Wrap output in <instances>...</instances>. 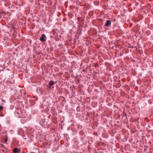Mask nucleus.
<instances>
[{
	"instance_id": "5",
	"label": "nucleus",
	"mask_w": 153,
	"mask_h": 153,
	"mask_svg": "<svg viewBox=\"0 0 153 153\" xmlns=\"http://www.w3.org/2000/svg\"><path fill=\"white\" fill-rule=\"evenodd\" d=\"M3 107L1 106H0V110L2 109Z\"/></svg>"
},
{
	"instance_id": "3",
	"label": "nucleus",
	"mask_w": 153,
	"mask_h": 153,
	"mask_svg": "<svg viewBox=\"0 0 153 153\" xmlns=\"http://www.w3.org/2000/svg\"><path fill=\"white\" fill-rule=\"evenodd\" d=\"M111 24V22L110 20H107L105 25L106 26H109Z\"/></svg>"
},
{
	"instance_id": "2",
	"label": "nucleus",
	"mask_w": 153,
	"mask_h": 153,
	"mask_svg": "<svg viewBox=\"0 0 153 153\" xmlns=\"http://www.w3.org/2000/svg\"><path fill=\"white\" fill-rule=\"evenodd\" d=\"M13 153H19L20 150L19 149L16 148H15L13 150Z\"/></svg>"
},
{
	"instance_id": "4",
	"label": "nucleus",
	"mask_w": 153,
	"mask_h": 153,
	"mask_svg": "<svg viewBox=\"0 0 153 153\" xmlns=\"http://www.w3.org/2000/svg\"><path fill=\"white\" fill-rule=\"evenodd\" d=\"M54 84V82L53 81H51L49 82V85L51 87Z\"/></svg>"
},
{
	"instance_id": "1",
	"label": "nucleus",
	"mask_w": 153,
	"mask_h": 153,
	"mask_svg": "<svg viewBox=\"0 0 153 153\" xmlns=\"http://www.w3.org/2000/svg\"><path fill=\"white\" fill-rule=\"evenodd\" d=\"M40 40L42 42H44L46 40L45 35L43 34L41 37L40 38Z\"/></svg>"
}]
</instances>
